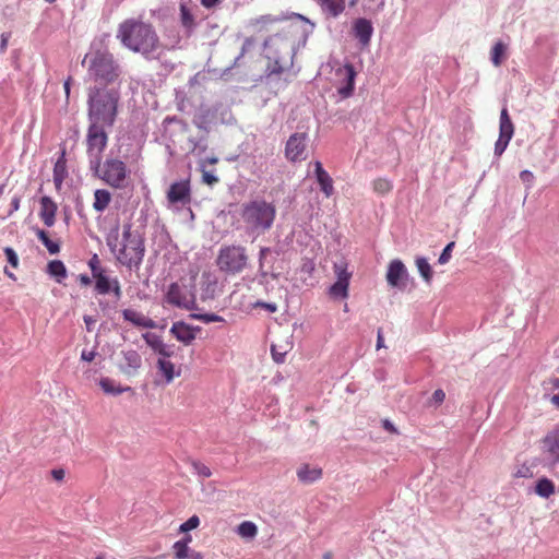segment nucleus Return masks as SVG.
I'll return each instance as SVG.
<instances>
[{
    "label": "nucleus",
    "mask_w": 559,
    "mask_h": 559,
    "mask_svg": "<svg viewBox=\"0 0 559 559\" xmlns=\"http://www.w3.org/2000/svg\"><path fill=\"white\" fill-rule=\"evenodd\" d=\"M295 17L307 23L308 26L300 31L289 26L264 40V57L267 63L262 81L269 86L284 88L288 84L296 53L300 47L306 46L309 36L313 33L316 26L313 22L298 13Z\"/></svg>",
    "instance_id": "obj_1"
},
{
    "label": "nucleus",
    "mask_w": 559,
    "mask_h": 559,
    "mask_svg": "<svg viewBox=\"0 0 559 559\" xmlns=\"http://www.w3.org/2000/svg\"><path fill=\"white\" fill-rule=\"evenodd\" d=\"M117 38L121 45L133 52L141 53L146 60L159 58L163 45L155 27L138 19H127L119 24Z\"/></svg>",
    "instance_id": "obj_2"
},
{
    "label": "nucleus",
    "mask_w": 559,
    "mask_h": 559,
    "mask_svg": "<svg viewBox=\"0 0 559 559\" xmlns=\"http://www.w3.org/2000/svg\"><path fill=\"white\" fill-rule=\"evenodd\" d=\"M106 245L110 252L115 255L117 262L129 270L139 271L145 255L144 237L136 230L132 229L131 223L122 226V240L119 245V225L110 229L106 236Z\"/></svg>",
    "instance_id": "obj_3"
},
{
    "label": "nucleus",
    "mask_w": 559,
    "mask_h": 559,
    "mask_svg": "<svg viewBox=\"0 0 559 559\" xmlns=\"http://www.w3.org/2000/svg\"><path fill=\"white\" fill-rule=\"evenodd\" d=\"M120 86H90L87 88L88 122L105 123L112 128L118 117Z\"/></svg>",
    "instance_id": "obj_4"
},
{
    "label": "nucleus",
    "mask_w": 559,
    "mask_h": 559,
    "mask_svg": "<svg viewBox=\"0 0 559 559\" xmlns=\"http://www.w3.org/2000/svg\"><path fill=\"white\" fill-rule=\"evenodd\" d=\"M87 75L95 84L93 86H120L121 67L108 50H96L85 56Z\"/></svg>",
    "instance_id": "obj_5"
},
{
    "label": "nucleus",
    "mask_w": 559,
    "mask_h": 559,
    "mask_svg": "<svg viewBox=\"0 0 559 559\" xmlns=\"http://www.w3.org/2000/svg\"><path fill=\"white\" fill-rule=\"evenodd\" d=\"M240 215L248 231L260 235L273 226L276 209L274 204L263 199H257L243 203Z\"/></svg>",
    "instance_id": "obj_6"
},
{
    "label": "nucleus",
    "mask_w": 559,
    "mask_h": 559,
    "mask_svg": "<svg viewBox=\"0 0 559 559\" xmlns=\"http://www.w3.org/2000/svg\"><path fill=\"white\" fill-rule=\"evenodd\" d=\"M106 129L110 128L105 126V123L88 122L85 142L88 168L92 173L99 170L103 153L108 144Z\"/></svg>",
    "instance_id": "obj_7"
},
{
    "label": "nucleus",
    "mask_w": 559,
    "mask_h": 559,
    "mask_svg": "<svg viewBox=\"0 0 559 559\" xmlns=\"http://www.w3.org/2000/svg\"><path fill=\"white\" fill-rule=\"evenodd\" d=\"M248 254L243 246H223L218 250L216 265L218 270L227 275L241 273L248 264Z\"/></svg>",
    "instance_id": "obj_8"
},
{
    "label": "nucleus",
    "mask_w": 559,
    "mask_h": 559,
    "mask_svg": "<svg viewBox=\"0 0 559 559\" xmlns=\"http://www.w3.org/2000/svg\"><path fill=\"white\" fill-rule=\"evenodd\" d=\"M92 174L111 188L124 189L128 186L129 170L126 163L119 158H106L103 164L100 163L99 170Z\"/></svg>",
    "instance_id": "obj_9"
},
{
    "label": "nucleus",
    "mask_w": 559,
    "mask_h": 559,
    "mask_svg": "<svg viewBox=\"0 0 559 559\" xmlns=\"http://www.w3.org/2000/svg\"><path fill=\"white\" fill-rule=\"evenodd\" d=\"M280 255L278 250H274L269 247H261L259 251V269H258V276H259V283L265 284L267 283V277H271L273 280L278 278V273H275L273 271V265Z\"/></svg>",
    "instance_id": "obj_10"
},
{
    "label": "nucleus",
    "mask_w": 559,
    "mask_h": 559,
    "mask_svg": "<svg viewBox=\"0 0 559 559\" xmlns=\"http://www.w3.org/2000/svg\"><path fill=\"white\" fill-rule=\"evenodd\" d=\"M513 134L514 124L509 116L507 107H503L499 119V138L495 143L493 154L496 157H500L504 153Z\"/></svg>",
    "instance_id": "obj_11"
},
{
    "label": "nucleus",
    "mask_w": 559,
    "mask_h": 559,
    "mask_svg": "<svg viewBox=\"0 0 559 559\" xmlns=\"http://www.w3.org/2000/svg\"><path fill=\"white\" fill-rule=\"evenodd\" d=\"M334 273L336 282L330 286L329 295L335 299H345L348 297V287L352 273L347 271L345 262L334 263Z\"/></svg>",
    "instance_id": "obj_12"
},
{
    "label": "nucleus",
    "mask_w": 559,
    "mask_h": 559,
    "mask_svg": "<svg viewBox=\"0 0 559 559\" xmlns=\"http://www.w3.org/2000/svg\"><path fill=\"white\" fill-rule=\"evenodd\" d=\"M167 200L173 205H189L192 201L190 179L173 182L167 191Z\"/></svg>",
    "instance_id": "obj_13"
},
{
    "label": "nucleus",
    "mask_w": 559,
    "mask_h": 559,
    "mask_svg": "<svg viewBox=\"0 0 559 559\" xmlns=\"http://www.w3.org/2000/svg\"><path fill=\"white\" fill-rule=\"evenodd\" d=\"M166 301L180 309L195 310L197 302L193 295L188 298L187 290L178 283H171L166 292Z\"/></svg>",
    "instance_id": "obj_14"
},
{
    "label": "nucleus",
    "mask_w": 559,
    "mask_h": 559,
    "mask_svg": "<svg viewBox=\"0 0 559 559\" xmlns=\"http://www.w3.org/2000/svg\"><path fill=\"white\" fill-rule=\"evenodd\" d=\"M308 134L306 132L293 133L285 146V156L290 162H300L306 159Z\"/></svg>",
    "instance_id": "obj_15"
},
{
    "label": "nucleus",
    "mask_w": 559,
    "mask_h": 559,
    "mask_svg": "<svg viewBox=\"0 0 559 559\" xmlns=\"http://www.w3.org/2000/svg\"><path fill=\"white\" fill-rule=\"evenodd\" d=\"M542 450L549 464L559 463V425L543 438Z\"/></svg>",
    "instance_id": "obj_16"
},
{
    "label": "nucleus",
    "mask_w": 559,
    "mask_h": 559,
    "mask_svg": "<svg viewBox=\"0 0 559 559\" xmlns=\"http://www.w3.org/2000/svg\"><path fill=\"white\" fill-rule=\"evenodd\" d=\"M408 272L400 259L390 262L386 272V282L390 286L404 289L407 285Z\"/></svg>",
    "instance_id": "obj_17"
},
{
    "label": "nucleus",
    "mask_w": 559,
    "mask_h": 559,
    "mask_svg": "<svg viewBox=\"0 0 559 559\" xmlns=\"http://www.w3.org/2000/svg\"><path fill=\"white\" fill-rule=\"evenodd\" d=\"M122 361L118 365L121 373L128 377H134L142 367V357L134 349L122 350Z\"/></svg>",
    "instance_id": "obj_18"
},
{
    "label": "nucleus",
    "mask_w": 559,
    "mask_h": 559,
    "mask_svg": "<svg viewBox=\"0 0 559 559\" xmlns=\"http://www.w3.org/2000/svg\"><path fill=\"white\" fill-rule=\"evenodd\" d=\"M217 109L201 105L195 111L192 123L202 132L210 133L212 124L216 120Z\"/></svg>",
    "instance_id": "obj_19"
},
{
    "label": "nucleus",
    "mask_w": 559,
    "mask_h": 559,
    "mask_svg": "<svg viewBox=\"0 0 559 559\" xmlns=\"http://www.w3.org/2000/svg\"><path fill=\"white\" fill-rule=\"evenodd\" d=\"M337 74H343L337 86V93L342 98L353 95L355 88L356 71L353 64L346 63L343 69L337 70Z\"/></svg>",
    "instance_id": "obj_20"
},
{
    "label": "nucleus",
    "mask_w": 559,
    "mask_h": 559,
    "mask_svg": "<svg viewBox=\"0 0 559 559\" xmlns=\"http://www.w3.org/2000/svg\"><path fill=\"white\" fill-rule=\"evenodd\" d=\"M200 331V326H193L183 321L174 322L170 328V333L177 341L185 345H190L195 340L197 333Z\"/></svg>",
    "instance_id": "obj_21"
},
{
    "label": "nucleus",
    "mask_w": 559,
    "mask_h": 559,
    "mask_svg": "<svg viewBox=\"0 0 559 559\" xmlns=\"http://www.w3.org/2000/svg\"><path fill=\"white\" fill-rule=\"evenodd\" d=\"M39 203V216L41 221L47 227L53 226L56 222V213L58 210L56 202L50 197L44 195L40 198Z\"/></svg>",
    "instance_id": "obj_22"
},
{
    "label": "nucleus",
    "mask_w": 559,
    "mask_h": 559,
    "mask_svg": "<svg viewBox=\"0 0 559 559\" xmlns=\"http://www.w3.org/2000/svg\"><path fill=\"white\" fill-rule=\"evenodd\" d=\"M354 35L361 45H368L373 34V26L371 21L359 17L354 22Z\"/></svg>",
    "instance_id": "obj_23"
},
{
    "label": "nucleus",
    "mask_w": 559,
    "mask_h": 559,
    "mask_svg": "<svg viewBox=\"0 0 559 559\" xmlns=\"http://www.w3.org/2000/svg\"><path fill=\"white\" fill-rule=\"evenodd\" d=\"M325 19H337L345 11V0H316Z\"/></svg>",
    "instance_id": "obj_24"
},
{
    "label": "nucleus",
    "mask_w": 559,
    "mask_h": 559,
    "mask_svg": "<svg viewBox=\"0 0 559 559\" xmlns=\"http://www.w3.org/2000/svg\"><path fill=\"white\" fill-rule=\"evenodd\" d=\"M314 176L320 186V190L325 197H331L334 192L333 180L319 160L314 163Z\"/></svg>",
    "instance_id": "obj_25"
},
{
    "label": "nucleus",
    "mask_w": 559,
    "mask_h": 559,
    "mask_svg": "<svg viewBox=\"0 0 559 559\" xmlns=\"http://www.w3.org/2000/svg\"><path fill=\"white\" fill-rule=\"evenodd\" d=\"M66 154H67L66 147H62L60 151V155L57 158L55 166H53L52 177H53V183H55V187L57 190L61 189L62 183L68 176Z\"/></svg>",
    "instance_id": "obj_26"
},
{
    "label": "nucleus",
    "mask_w": 559,
    "mask_h": 559,
    "mask_svg": "<svg viewBox=\"0 0 559 559\" xmlns=\"http://www.w3.org/2000/svg\"><path fill=\"white\" fill-rule=\"evenodd\" d=\"M122 317L126 321L138 328L154 329L156 326L155 322L151 318H147L133 309L122 310Z\"/></svg>",
    "instance_id": "obj_27"
},
{
    "label": "nucleus",
    "mask_w": 559,
    "mask_h": 559,
    "mask_svg": "<svg viewBox=\"0 0 559 559\" xmlns=\"http://www.w3.org/2000/svg\"><path fill=\"white\" fill-rule=\"evenodd\" d=\"M179 11H180V23H181L182 27L185 28L186 35L189 37L193 34V32L197 28V22H195L194 15L192 14V12L188 8V5L185 3H180Z\"/></svg>",
    "instance_id": "obj_28"
},
{
    "label": "nucleus",
    "mask_w": 559,
    "mask_h": 559,
    "mask_svg": "<svg viewBox=\"0 0 559 559\" xmlns=\"http://www.w3.org/2000/svg\"><path fill=\"white\" fill-rule=\"evenodd\" d=\"M321 476V468L310 467L308 464H304L297 469V477L304 484H312L320 479Z\"/></svg>",
    "instance_id": "obj_29"
},
{
    "label": "nucleus",
    "mask_w": 559,
    "mask_h": 559,
    "mask_svg": "<svg viewBox=\"0 0 559 559\" xmlns=\"http://www.w3.org/2000/svg\"><path fill=\"white\" fill-rule=\"evenodd\" d=\"M188 142L191 144L190 154L201 158L209 148V133L202 132L199 136L189 138Z\"/></svg>",
    "instance_id": "obj_30"
},
{
    "label": "nucleus",
    "mask_w": 559,
    "mask_h": 559,
    "mask_svg": "<svg viewBox=\"0 0 559 559\" xmlns=\"http://www.w3.org/2000/svg\"><path fill=\"white\" fill-rule=\"evenodd\" d=\"M99 385L102 390L109 395H119L123 392L132 391L131 386H122L119 383H117L114 379H110L108 377H104L99 380Z\"/></svg>",
    "instance_id": "obj_31"
},
{
    "label": "nucleus",
    "mask_w": 559,
    "mask_h": 559,
    "mask_svg": "<svg viewBox=\"0 0 559 559\" xmlns=\"http://www.w3.org/2000/svg\"><path fill=\"white\" fill-rule=\"evenodd\" d=\"M110 201H111V194L108 190L97 189L94 192L93 209L96 212L102 213L108 207Z\"/></svg>",
    "instance_id": "obj_32"
},
{
    "label": "nucleus",
    "mask_w": 559,
    "mask_h": 559,
    "mask_svg": "<svg viewBox=\"0 0 559 559\" xmlns=\"http://www.w3.org/2000/svg\"><path fill=\"white\" fill-rule=\"evenodd\" d=\"M47 273L58 283H62L67 277V267L61 260H52L47 265Z\"/></svg>",
    "instance_id": "obj_33"
},
{
    "label": "nucleus",
    "mask_w": 559,
    "mask_h": 559,
    "mask_svg": "<svg viewBox=\"0 0 559 559\" xmlns=\"http://www.w3.org/2000/svg\"><path fill=\"white\" fill-rule=\"evenodd\" d=\"M157 368H158V371L165 378L166 384L170 383L176 376H179V372L178 373L175 372V365L171 361L166 360L164 358H159L157 360Z\"/></svg>",
    "instance_id": "obj_34"
},
{
    "label": "nucleus",
    "mask_w": 559,
    "mask_h": 559,
    "mask_svg": "<svg viewBox=\"0 0 559 559\" xmlns=\"http://www.w3.org/2000/svg\"><path fill=\"white\" fill-rule=\"evenodd\" d=\"M535 492L542 498H549L555 492V484L547 477H542L536 481Z\"/></svg>",
    "instance_id": "obj_35"
},
{
    "label": "nucleus",
    "mask_w": 559,
    "mask_h": 559,
    "mask_svg": "<svg viewBox=\"0 0 559 559\" xmlns=\"http://www.w3.org/2000/svg\"><path fill=\"white\" fill-rule=\"evenodd\" d=\"M415 264H416L417 270H418L420 276L423 277V280L427 284H430L431 280H432L433 272H432V269H431L428 260L425 257H417L415 260Z\"/></svg>",
    "instance_id": "obj_36"
},
{
    "label": "nucleus",
    "mask_w": 559,
    "mask_h": 559,
    "mask_svg": "<svg viewBox=\"0 0 559 559\" xmlns=\"http://www.w3.org/2000/svg\"><path fill=\"white\" fill-rule=\"evenodd\" d=\"M95 290L100 295H106L111 290L112 278L108 277L105 273L94 276Z\"/></svg>",
    "instance_id": "obj_37"
},
{
    "label": "nucleus",
    "mask_w": 559,
    "mask_h": 559,
    "mask_svg": "<svg viewBox=\"0 0 559 559\" xmlns=\"http://www.w3.org/2000/svg\"><path fill=\"white\" fill-rule=\"evenodd\" d=\"M236 532L243 538H253L258 534V527L251 521H243L237 526Z\"/></svg>",
    "instance_id": "obj_38"
},
{
    "label": "nucleus",
    "mask_w": 559,
    "mask_h": 559,
    "mask_svg": "<svg viewBox=\"0 0 559 559\" xmlns=\"http://www.w3.org/2000/svg\"><path fill=\"white\" fill-rule=\"evenodd\" d=\"M506 45L501 41H498L495 44V46L491 49L490 59L491 62L498 67L502 63L503 56L506 53Z\"/></svg>",
    "instance_id": "obj_39"
},
{
    "label": "nucleus",
    "mask_w": 559,
    "mask_h": 559,
    "mask_svg": "<svg viewBox=\"0 0 559 559\" xmlns=\"http://www.w3.org/2000/svg\"><path fill=\"white\" fill-rule=\"evenodd\" d=\"M372 188L376 193L383 195V194L389 193L392 190L393 185L386 178H378V179L373 180Z\"/></svg>",
    "instance_id": "obj_40"
},
{
    "label": "nucleus",
    "mask_w": 559,
    "mask_h": 559,
    "mask_svg": "<svg viewBox=\"0 0 559 559\" xmlns=\"http://www.w3.org/2000/svg\"><path fill=\"white\" fill-rule=\"evenodd\" d=\"M445 400V393L442 389H437L431 397L428 400L427 405L429 407H439Z\"/></svg>",
    "instance_id": "obj_41"
},
{
    "label": "nucleus",
    "mask_w": 559,
    "mask_h": 559,
    "mask_svg": "<svg viewBox=\"0 0 559 559\" xmlns=\"http://www.w3.org/2000/svg\"><path fill=\"white\" fill-rule=\"evenodd\" d=\"M143 338L145 340L146 344L154 350L156 352L157 349H159V347H162V344L164 343L163 340L154 334V333H144L143 334Z\"/></svg>",
    "instance_id": "obj_42"
},
{
    "label": "nucleus",
    "mask_w": 559,
    "mask_h": 559,
    "mask_svg": "<svg viewBox=\"0 0 559 559\" xmlns=\"http://www.w3.org/2000/svg\"><path fill=\"white\" fill-rule=\"evenodd\" d=\"M176 559H186L189 556L190 548L183 542H176L173 546Z\"/></svg>",
    "instance_id": "obj_43"
},
{
    "label": "nucleus",
    "mask_w": 559,
    "mask_h": 559,
    "mask_svg": "<svg viewBox=\"0 0 559 559\" xmlns=\"http://www.w3.org/2000/svg\"><path fill=\"white\" fill-rule=\"evenodd\" d=\"M200 170L202 171V180L204 183L209 186H213L218 182V177L214 174V171H207L204 168V162L199 163Z\"/></svg>",
    "instance_id": "obj_44"
},
{
    "label": "nucleus",
    "mask_w": 559,
    "mask_h": 559,
    "mask_svg": "<svg viewBox=\"0 0 559 559\" xmlns=\"http://www.w3.org/2000/svg\"><path fill=\"white\" fill-rule=\"evenodd\" d=\"M193 472L203 478H209L212 475L210 467L199 461L191 463Z\"/></svg>",
    "instance_id": "obj_45"
},
{
    "label": "nucleus",
    "mask_w": 559,
    "mask_h": 559,
    "mask_svg": "<svg viewBox=\"0 0 559 559\" xmlns=\"http://www.w3.org/2000/svg\"><path fill=\"white\" fill-rule=\"evenodd\" d=\"M200 524V519L198 515H192L190 516L186 522H183L180 527H179V531L182 532V533H187L191 530H194L199 526Z\"/></svg>",
    "instance_id": "obj_46"
},
{
    "label": "nucleus",
    "mask_w": 559,
    "mask_h": 559,
    "mask_svg": "<svg viewBox=\"0 0 559 559\" xmlns=\"http://www.w3.org/2000/svg\"><path fill=\"white\" fill-rule=\"evenodd\" d=\"M3 252L5 254V258H7V261L8 263L14 267V269H17L19 266V255L17 253L15 252V250L11 247H5L3 249Z\"/></svg>",
    "instance_id": "obj_47"
},
{
    "label": "nucleus",
    "mask_w": 559,
    "mask_h": 559,
    "mask_svg": "<svg viewBox=\"0 0 559 559\" xmlns=\"http://www.w3.org/2000/svg\"><path fill=\"white\" fill-rule=\"evenodd\" d=\"M455 246L454 241L449 242L442 250L441 254L439 255L438 262L440 264H445L450 261L452 257V250Z\"/></svg>",
    "instance_id": "obj_48"
},
{
    "label": "nucleus",
    "mask_w": 559,
    "mask_h": 559,
    "mask_svg": "<svg viewBox=\"0 0 559 559\" xmlns=\"http://www.w3.org/2000/svg\"><path fill=\"white\" fill-rule=\"evenodd\" d=\"M88 266H90V269H91V271H92V275H93V277H94V276H96V275H98V274L104 273V270H103V269L100 267V265H99V259H98L97 254H94V255L90 259V261H88Z\"/></svg>",
    "instance_id": "obj_49"
},
{
    "label": "nucleus",
    "mask_w": 559,
    "mask_h": 559,
    "mask_svg": "<svg viewBox=\"0 0 559 559\" xmlns=\"http://www.w3.org/2000/svg\"><path fill=\"white\" fill-rule=\"evenodd\" d=\"M43 245L46 247V249L48 250V252H49L50 254H57V253H59V251H60V245H59V242L53 241V240H51L50 238H48L47 240H45V241L43 242Z\"/></svg>",
    "instance_id": "obj_50"
},
{
    "label": "nucleus",
    "mask_w": 559,
    "mask_h": 559,
    "mask_svg": "<svg viewBox=\"0 0 559 559\" xmlns=\"http://www.w3.org/2000/svg\"><path fill=\"white\" fill-rule=\"evenodd\" d=\"M252 43L249 38H247L242 46H241V50H240V53L235 58V61H234V66H238L239 64V61L241 58H243V56L246 55V52L248 51V49L251 47Z\"/></svg>",
    "instance_id": "obj_51"
},
{
    "label": "nucleus",
    "mask_w": 559,
    "mask_h": 559,
    "mask_svg": "<svg viewBox=\"0 0 559 559\" xmlns=\"http://www.w3.org/2000/svg\"><path fill=\"white\" fill-rule=\"evenodd\" d=\"M271 354H272L273 360H274L276 364H282V362H284V360H285V356H286V353H285V352H277V349H276V346H275V345H272V346H271Z\"/></svg>",
    "instance_id": "obj_52"
},
{
    "label": "nucleus",
    "mask_w": 559,
    "mask_h": 559,
    "mask_svg": "<svg viewBox=\"0 0 559 559\" xmlns=\"http://www.w3.org/2000/svg\"><path fill=\"white\" fill-rule=\"evenodd\" d=\"M225 321L223 317L216 313H204L202 318L203 323H212V322H223Z\"/></svg>",
    "instance_id": "obj_53"
},
{
    "label": "nucleus",
    "mask_w": 559,
    "mask_h": 559,
    "mask_svg": "<svg viewBox=\"0 0 559 559\" xmlns=\"http://www.w3.org/2000/svg\"><path fill=\"white\" fill-rule=\"evenodd\" d=\"M20 203H21V197L14 195L11 200L10 211L8 213V216H11L14 212H16L20 209Z\"/></svg>",
    "instance_id": "obj_54"
},
{
    "label": "nucleus",
    "mask_w": 559,
    "mask_h": 559,
    "mask_svg": "<svg viewBox=\"0 0 559 559\" xmlns=\"http://www.w3.org/2000/svg\"><path fill=\"white\" fill-rule=\"evenodd\" d=\"M95 356H96V352L95 350L83 349L82 353H81V359L84 360V361H87V362L93 361Z\"/></svg>",
    "instance_id": "obj_55"
},
{
    "label": "nucleus",
    "mask_w": 559,
    "mask_h": 559,
    "mask_svg": "<svg viewBox=\"0 0 559 559\" xmlns=\"http://www.w3.org/2000/svg\"><path fill=\"white\" fill-rule=\"evenodd\" d=\"M117 298L121 297V287L117 277L112 278L111 290Z\"/></svg>",
    "instance_id": "obj_56"
},
{
    "label": "nucleus",
    "mask_w": 559,
    "mask_h": 559,
    "mask_svg": "<svg viewBox=\"0 0 559 559\" xmlns=\"http://www.w3.org/2000/svg\"><path fill=\"white\" fill-rule=\"evenodd\" d=\"M382 427L384 430H386L391 433H397V429L395 428L394 424L389 419L382 420Z\"/></svg>",
    "instance_id": "obj_57"
},
{
    "label": "nucleus",
    "mask_w": 559,
    "mask_h": 559,
    "mask_svg": "<svg viewBox=\"0 0 559 559\" xmlns=\"http://www.w3.org/2000/svg\"><path fill=\"white\" fill-rule=\"evenodd\" d=\"M11 37L10 33H2L0 36V50L3 52L7 49L8 41Z\"/></svg>",
    "instance_id": "obj_58"
},
{
    "label": "nucleus",
    "mask_w": 559,
    "mask_h": 559,
    "mask_svg": "<svg viewBox=\"0 0 559 559\" xmlns=\"http://www.w3.org/2000/svg\"><path fill=\"white\" fill-rule=\"evenodd\" d=\"M156 353H158L163 357H170L173 355V350L170 349V347L164 343L162 344V347H159V349L156 350Z\"/></svg>",
    "instance_id": "obj_59"
},
{
    "label": "nucleus",
    "mask_w": 559,
    "mask_h": 559,
    "mask_svg": "<svg viewBox=\"0 0 559 559\" xmlns=\"http://www.w3.org/2000/svg\"><path fill=\"white\" fill-rule=\"evenodd\" d=\"M520 178L523 182H532L534 179V175L530 170H522L520 173Z\"/></svg>",
    "instance_id": "obj_60"
},
{
    "label": "nucleus",
    "mask_w": 559,
    "mask_h": 559,
    "mask_svg": "<svg viewBox=\"0 0 559 559\" xmlns=\"http://www.w3.org/2000/svg\"><path fill=\"white\" fill-rule=\"evenodd\" d=\"M51 476L55 480H62L64 478V471L62 468H55L51 471Z\"/></svg>",
    "instance_id": "obj_61"
},
{
    "label": "nucleus",
    "mask_w": 559,
    "mask_h": 559,
    "mask_svg": "<svg viewBox=\"0 0 559 559\" xmlns=\"http://www.w3.org/2000/svg\"><path fill=\"white\" fill-rule=\"evenodd\" d=\"M258 306L266 309L270 312H275L277 310V306L274 302H263L260 301L257 304Z\"/></svg>",
    "instance_id": "obj_62"
},
{
    "label": "nucleus",
    "mask_w": 559,
    "mask_h": 559,
    "mask_svg": "<svg viewBox=\"0 0 559 559\" xmlns=\"http://www.w3.org/2000/svg\"><path fill=\"white\" fill-rule=\"evenodd\" d=\"M34 230L36 233L37 238L41 241V243L49 238L47 231H45L44 229L36 227L34 228Z\"/></svg>",
    "instance_id": "obj_63"
},
{
    "label": "nucleus",
    "mask_w": 559,
    "mask_h": 559,
    "mask_svg": "<svg viewBox=\"0 0 559 559\" xmlns=\"http://www.w3.org/2000/svg\"><path fill=\"white\" fill-rule=\"evenodd\" d=\"M83 320H84L87 331L91 332L93 330V324H95L96 320L91 316H84Z\"/></svg>",
    "instance_id": "obj_64"
}]
</instances>
